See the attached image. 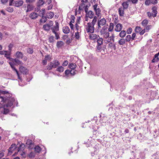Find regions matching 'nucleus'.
<instances>
[{
  "mask_svg": "<svg viewBox=\"0 0 159 159\" xmlns=\"http://www.w3.org/2000/svg\"><path fill=\"white\" fill-rule=\"evenodd\" d=\"M60 64L59 61L57 60H55L52 62H51L49 65L46 66L47 70H50L52 68H56Z\"/></svg>",
  "mask_w": 159,
  "mask_h": 159,
  "instance_id": "nucleus-1",
  "label": "nucleus"
},
{
  "mask_svg": "<svg viewBox=\"0 0 159 159\" xmlns=\"http://www.w3.org/2000/svg\"><path fill=\"white\" fill-rule=\"evenodd\" d=\"M87 33H93L94 32V26L90 22L87 23L85 27Z\"/></svg>",
  "mask_w": 159,
  "mask_h": 159,
  "instance_id": "nucleus-2",
  "label": "nucleus"
},
{
  "mask_svg": "<svg viewBox=\"0 0 159 159\" xmlns=\"http://www.w3.org/2000/svg\"><path fill=\"white\" fill-rule=\"evenodd\" d=\"M11 62H9V64L11 67V66H13V67H14V66L16 64L19 65L22 63V62L21 61L16 58H11Z\"/></svg>",
  "mask_w": 159,
  "mask_h": 159,
  "instance_id": "nucleus-3",
  "label": "nucleus"
},
{
  "mask_svg": "<svg viewBox=\"0 0 159 159\" xmlns=\"http://www.w3.org/2000/svg\"><path fill=\"white\" fill-rule=\"evenodd\" d=\"M53 22L52 21H50L48 23L43 25V29L46 31H48L51 27L53 25Z\"/></svg>",
  "mask_w": 159,
  "mask_h": 159,
  "instance_id": "nucleus-4",
  "label": "nucleus"
},
{
  "mask_svg": "<svg viewBox=\"0 0 159 159\" xmlns=\"http://www.w3.org/2000/svg\"><path fill=\"white\" fill-rule=\"evenodd\" d=\"M100 34L104 39H107L109 36L108 31H105L104 29L101 30L100 31Z\"/></svg>",
  "mask_w": 159,
  "mask_h": 159,
  "instance_id": "nucleus-5",
  "label": "nucleus"
},
{
  "mask_svg": "<svg viewBox=\"0 0 159 159\" xmlns=\"http://www.w3.org/2000/svg\"><path fill=\"white\" fill-rule=\"evenodd\" d=\"M106 20L105 18H102L99 20L98 22V28H101L102 26L106 24Z\"/></svg>",
  "mask_w": 159,
  "mask_h": 159,
  "instance_id": "nucleus-6",
  "label": "nucleus"
},
{
  "mask_svg": "<svg viewBox=\"0 0 159 159\" xmlns=\"http://www.w3.org/2000/svg\"><path fill=\"white\" fill-rule=\"evenodd\" d=\"M7 103L6 105H5L6 107H11L13 104V102H14V100L12 98H9V99L7 98Z\"/></svg>",
  "mask_w": 159,
  "mask_h": 159,
  "instance_id": "nucleus-7",
  "label": "nucleus"
},
{
  "mask_svg": "<svg viewBox=\"0 0 159 159\" xmlns=\"http://www.w3.org/2000/svg\"><path fill=\"white\" fill-rule=\"evenodd\" d=\"M55 25L53 27L51 28L52 31L53 33L56 32L59 30V23L55 21Z\"/></svg>",
  "mask_w": 159,
  "mask_h": 159,
  "instance_id": "nucleus-8",
  "label": "nucleus"
},
{
  "mask_svg": "<svg viewBox=\"0 0 159 159\" xmlns=\"http://www.w3.org/2000/svg\"><path fill=\"white\" fill-rule=\"evenodd\" d=\"M19 70L21 73L24 74H26L28 72L27 69L23 66H21L20 67Z\"/></svg>",
  "mask_w": 159,
  "mask_h": 159,
  "instance_id": "nucleus-9",
  "label": "nucleus"
},
{
  "mask_svg": "<svg viewBox=\"0 0 159 159\" xmlns=\"http://www.w3.org/2000/svg\"><path fill=\"white\" fill-rule=\"evenodd\" d=\"M159 56V52L155 54L152 60V63H155V62H157L159 61V58L158 56Z\"/></svg>",
  "mask_w": 159,
  "mask_h": 159,
  "instance_id": "nucleus-10",
  "label": "nucleus"
},
{
  "mask_svg": "<svg viewBox=\"0 0 159 159\" xmlns=\"http://www.w3.org/2000/svg\"><path fill=\"white\" fill-rule=\"evenodd\" d=\"M122 26L120 24H117L115 27V30L118 32H120L122 30Z\"/></svg>",
  "mask_w": 159,
  "mask_h": 159,
  "instance_id": "nucleus-11",
  "label": "nucleus"
},
{
  "mask_svg": "<svg viewBox=\"0 0 159 159\" xmlns=\"http://www.w3.org/2000/svg\"><path fill=\"white\" fill-rule=\"evenodd\" d=\"M99 36L97 35L96 34L92 33L89 35V39L92 40H94L98 38Z\"/></svg>",
  "mask_w": 159,
  "mask_h": 159,
  "instance_id": "nucleus-12",
  "label": "nucleus"
},
{
  "mask_svg": "<svg viewBox=\"0 0 159 159\" xmlns=\"http://www.w3.org/2000/svg\"><path fill=\"white\" fill-rule=\"evenodd\" d=\"M54 16V13L51 11L48 12L46 14V17L49 19H52L53 17Z\"/></svg>",
  "mask_w": 159,
  "mask_h": 159,
  "instance_id": "nucleus-13",
  "label": "nucleus"
},
{
  "mask_svg": "<svg viewBox=\"0 0 159 159\" xmlns=\"http://www.w3.org/2000/svg\"><path fill=\"white\" fill-rule=\"evenodd\" d=\"M86 16L87 17H89L90 18H92L94 17V13L93 11H89L87 12Z\"/></svg>",
  "mask_w": 159,
  "mask_h": 159,
  "instance_id": "nucleus-14",
  "label": "nucleus"
},
{
  "mask_svg": "<svg viewBox=\"0 0 159 159\" xmlns=\"http://www.w3.org/2000/svg\"><path fill=\"white\" fill-rule=\"evenodd\" d=\"M62 30L63 32L66 34H68L70 32V30L67 26H65L63 27Z\"/></svg>",
  "mask_w": 159,
  "mask_h": 159,
  "instance_id": "nucleus-15",
  "label": "nucleus"
},
{
  "mask_svg": "<svg viewBox=\"0 0 159 159\" xmlns=\"http://www.w3.org/2000/svg\"><path fill=\"white\" fill-rule=\"evenodd\" d=\"M23 54L20 52L18 51L16 52L15 54L16 57L18 58L22 59L23 57Z\"/></svg>",
  "mask_w": 159,
  "mask_h": 159,
  "instance_id": "nucleus-16",
  "label": "nucleus"
},
{
  "mask_svg": "<svg viewBox=\"0 0 159 159\" xmlns=\"http://www.w3.org/2000/svg\"><path fill=\"white\" fill-rule=\"evenodd\" d=\"M152 14H153L152 15V16L154 17H155L156 16L157 13V8L156 7H152Z\"/></svg>",
  "mask_w": 159,
  "mask_h": 159,
  "instance_id": "nucleus-17",
  "label": "nucleus"
},
{
  "mask_svg": "<svg viewBox=\"0 0 159 159\" xmlns=\"http://www.w3.org/2000/svg\"><path fill=\"white\" fill-rule=\"evenodd\" d=\"M38 16V15L37 13L33 12L31 13L30 15V17L32 19H36Z\"/></svg>",
  "mask_w": 159,
  "mask_h": 159,
  "instance_id": "nucleus-18",
  "label": "nucleus"
},
{
  "mask_svg": "<svg viewBox=\"0 0 159 159\" xmlns=\"http://www.w3.org/2000/svg\"><path fill=\"white\" fill-rule=\"evenodd\" d=\"M115 36L114 34H112L110 37H109L108 39L106 40V43H110L112 40L113 42L114 41Z\"/></svg>",
  "mask_w": 159,
  "mask_h": 159,
  "instance_id": "nucleus-19",
  "label": "nucleus"
},
{
  "mask_svg": "<svg viewBox=\"0 0 159 159\" xmlns=\"http://www.w3.org/2000/svg\"><path fill=\"white\" fill-rule=\"evenodd\" d=\"M11 52L9 51H3L2 53H4L5 54V56L7 58H9L11 61V58L10 57V56L11 54Z\"/></svg>",
  "mask_w": 159,
  "mask_h": 159,
  "instance_id": "nucleus-20",
  "label": "nucleus"
},
{
  "mask_svg": "<svg viewBox=\"0 0 159 159\" xmlns=\"http://www.w3.org/2000/svg\"><path fill=\"white\" fill-rule=\"evenodd\" d=\"M125 9H123L122 7H120L119 8L118 12L119 15L120 16H123L124 14V11Z\"/></svg>",
  "mask_w": 159,
  "mask_h": 159,
  "instance_id": "nucleus-21",
  "label": "nucleus"
},
{
  "mask_svg": "<svg viewBox=\"0 0 159 159\" xmlns=\"http://www.w3.org/2000/svg\"><path fill=\"white\" fill-rule=\"evenodd\" d=\"M18 153L22 157L25 158L26 157V154L25 151H18Z\"/></svg>",
  "mask_w": 159,
  "mask_h": 159,
  "instance_id": "nucleus-22",
  "label": "nucleus"
},
{
  "mask_svg": "<svg viewBox=\"0 0 159 159\" xmlns=\"http://www.w3.org/2000/svg\"><path fill=\"white\" fill-rule=\"evenodd\" d=\"M6 107L5 105H3L2 108H3V114H7L9 112V110L8 109L6 108Z\"/></svg>",
  "mask_w": 159,
  "mask_h": 159,
  "instance_id": "nucleus-23",
  "label": "nucleus"
},
{
  "mask_svg": "<svg viewBox=\"0 0 159 159\" xmlns=\"http://www.w3.org/2000/svg\"><path fill=\"white\" fill-rule=\"evenodd\" d=\"M64 44V42L62 41H57L56 46L58 48H61L63 46Z\"/></svg>",
  "mask_w": 159,
  "mask_h": 159,
  "instance_id": "nucleus-24",
  "label": "nucleus"
},
{
  "mask_svg": "<svg viewBox=\"0 0 159 159\" xmlns=\"http://www.w3.org/2000/svg\"><path fill=\"white\" fill-rule=\"evenodd\" d=\"M114 26L113 23H110L109 24V26L108 29V31L110 32H111L113 31Z\"/></svg>",
  "mask_w": 159,
  "mask_h": 159,
  "instance_id": "nucleus-25",
  "label": "nucleus"
},
{
  "mask_svg": "<svg viewBox=\"0 0 159 159\" xmlns=\"http://www.w3.org/2000/svg\"><path fill=\"white\" fill-rule=\"evenodd\" d=\"M16 148V145L15 144H12L9 149H8L9 152H12V151L14 150V149Z\"/></svg>",
  "mask_w": 159,
  "mask_h": 159,
  "instance_id": "nucleus-26",
  "label": "nucleus"
},
{
  "mask_svg": "<svg viewBox=\"0 0 159 159\" xmlns=\"http://www.w3.org/2000/svg\"><path fill=\"white\" fill-rule=\"evenodd\" d=\"M25 147V146L24 144H21L19 147L17 149L18 151H24Z\"/></svg>",
  "mask_w": 159,
  "mask_h": 159,
  "instance_id": "nucleus-27",
  "label": "nucleus"
},
{
  "mask_svg": "<svg viewBox=\"0 0 159 159\" xmlns=\"http://www.w3.org/2000/svg\"><path fill=\"white\" fill-rule=\"evenodd\" d=\"M68 66L72 70L75 69L76 68V66L75 64L71 63Z\"/></svg>",
  "mask_w": 159,
  "mask_h": 159,
  "instance_id": "nucleus-28",
  "label": "nucleus"
},
{
  "mask_svg": "<svg viewBox=\"0 0 159 159\" xmlns=\"http://www.w3.org/2000/svg\"><path fill=\"white\" fill-rule=\"evenodd\" d=\"M126 40L123 38L121 39L118 41V43L120 45H123L125 43Z\"/></svg>",
  "mask_w": 159,
  "mask_h": 159,
  "instance_id": "nucleus-29",
  "label": "nucleus"
},
{
  "mask_svg": "<svg viewBox=\"0 0 159 159\" xmlns=\"http://www.w3.org/2000/svg\"><path fill=\"white\" fill-rule=\"evenodd\" d=\"M126 35V32L125 30L121 31L119 34V36L121 38L124 37Z\"/></svg>",
  "mask_w": 159,
  "mask_h": 159,
  "instance_id": "nucleus-30",
  "label": "nucleus"
},
{
  "mask_svg": "<svg viewBox=\"0 0 159 159\" xmlns=\"http://www.w3.org/2000/svg\"><path fill=\"white\" fill-rule=\"evenodd\" d=\"M27 9L26 11V12L30 11L34 9V7L32 5L29 4L27 6Z\"/></svg>",
  "mask_w": 159,
  "mask_h": 159,
  "instance_id": "nucleus-31",
  "label": "nucleus"
},
{
  "mask_svg": "<svg viewBox=\"0 0 159 159\" xmlns=\"http://www.w3.org/2000/svg\"><path fill=\"white\" fill-rule=\"evenodd\" d=\"M123 6L122 8L125 9H127L128 7L129 4L128 3V2H124L122 4Z\"/></svg>",
  "mask_w": 159,
  "mask_h": 159,
  "instance_id": "nucleus-32",
  "label": "nucleus"
},
{
  "mask_svg": "<svg viewBox=\"0 0 159 159\" xmlns=\"http://www.w3.org/2000/svg\"><path fill=\"white\" fill-rule=\"evenodd\" d=\"M23 2L22 1H16L15 3V6L16 7H20L22 5Z\"/></svg>",
  "mask_w": 159,
  "mask_h": 159,
  "instance_id": "nucleus-33",
  "label": "nucleus"
},
{
  "mask_svg": "<svg viewBox=\"0 0 159 159\" xmlns=\"http://www.w3.org/2000/svg\"><path fill=\"white\" fill-rule=\"evenodd\" d=\"M56 70L59 72H62L64 71V68L62 66H60L57 68Z\"/></svg>",
  "mask_w": 159,
  "mask_h": 159,
  "instance_id": "nucleus-34",
  "label": "nucleus"
},
{
  "mask_svg": "<svg viewBox=\"0 0 159 159\" xmlns=\"http://www.w3.org/2000/svg\"><path fill=\"white\" fill-rule=\"evenodd\" d=\"M44 3V1L43 0H39L37 3V6L40 7L43 5Z\"/></svg>",
  "mask_w": 159,
  "mask_h": 159,
  "instance_id": "nucleus-35",
  "label": "nucleus"
},
{
  "mask_svg": "<svg viewBox=\"0 0 159 159\" xmlns=\"http://www.w3.org/2000/svg\"><path fill=\"white\" fill-rule=\"evenodd\" d=\"M142 29V28L140 27L137 26L135 28V31L136 33H139Z\"/></svg>",
  "mask_w": 159,
  "mask_h": 159,
  "instance_id": "nucleus-36",
  "label": "nucleus"
},
{
  "mask_svg": "<svg viewBox=\"0 0 159 159\" xmlns=\"http://www.w3.org/2000/svg\"><path fill=\"white\" fill-rule=\"evenodd\" d=\"M98 45L101 46L103 43V39L102 38H99L97 40Z\"/></svg>",
  "mask_w": 159,
  "mask_h": 159,
  "instance_id": "nucleus-37",
  "label": "nucleus"
},
{
  "mask_svg": "<svg viewBox=\"0 0 159 159\" xmlns=\"http://www.w3.org/2000/svg\"><path fill=\"white\" fill-rule=\"evenodd\" d=\"M11 68L16 72V74L18 76V79H19L20 80H21V79L20 76L19 74V73L18 70L16 69V68L15 67H13V66H11Z\"/></svg>",
  "mask_w": 159,
  "mask_h": 159,
  "instance_id": "nucleus-38",
  "label": "nucleus"
},
{
  "mask_svg": "<svg viewBox=\"0 0 159 159\" xmlns=\"http://www.w3.org/2000/svg\"><path fill=\"white\" fill-rule=\"evenodd\" d=\"M35 151L38 153H39L41 151V149L39 146H36L34 148Z\"/></svg>",
  "mask_w": 159,
  "mask_h": 159,
  "instance_id": "nucleus-39",
  "label": "nucleus"
},
{
  "mask_svg": "<svg viewBox=\"0 0 159 159\" xmlns=\"http://www.w3.org/2000/svg\"><path fill=\"white\" fill-rule=\"evenodd\" d=\"M148 23V21L147 20H143L142 23L141 24L143 26H146Z\"/></svg>",
  "mask_w": 159,
  "mask_h": 159,
  "instance_id": "nucleus-40",
  "label": "nucleus"
},
{
  "mask_svg": "<svg viewBox=\"0 0 159 159\" xmlns=\"http://www.w3.org/2000/svg\"><path fill=\"white\" fill-rule=\"evenodd\" d=\"M27 52L30 54H32L33 52V49L31 48H29L27 49Z\"/></svg>",
  "mask_w": 159,
  "mask_h": 159,
  "instance_id": "nucleus-41",
  "label": "nucleus"
},
{
  "mask_svg": "<svg viewBox=\"0 0 159 159\" xmlns=\"http://www.w3.org/2000/svg\"><path fill=\"white\" fill-rule=\"evenodd\" d=\"M126 41L127 42H129L131 40V36L130 35H127L125 37V39Z\"/></svg>",
  "mask_w": 159,
  "mask_h": 159,
  "instance_id": "nucleus-42",
  "label": "nucleus"
},
{
  "mask_svg": "<svg viewBox=\"0 0 159 159\" xmlns=\"http://www.w3.org/2000/svg\"><path fill=\"white\" fill-rule=\"evenodd\" d=\"M47 21V17L44 16H42V18L40 20V22L42 23H44Z\"/></svg>",
  "mask_w": 159,
  "mask_h": 159,
  "instance_id": "nucleus-43",
  "label": "nucleus"
},
{
  "mask_svg": "<svg viewBox=\"0 0 159 159\" xmlns=\"http://www.w3.org/2000/svg\"><path fill=\"white\" fill-rule=\"evenodd\" d=\"M45 13V10L44 9H42L40 10L39 13V15L44 16Z\"/></svg>",
  "mask_w": 159,
  "mask_h": 159,
  "instance_id": "nucleus-44",
  "label": "nucleus"
},
{
  "mask_svg": "<svg viewBox=\"0 0 159 159\" xmlns=\"http://www.w3.org/2000/svg\"><path fill=\"white\" fill-rule=\"evenodd\" d=\"M44 58L47 60L50 61L52 59V56L50 55H46L45 56Z\"/></svg>",
  "mask_w": 159,
  "mask_h": 159,
  "instance_id": "nucleus-45",
  "label": "nucleus"
},
{
  "mask_svg": "<svg viewBox=\"0 0 159 159\" xmlns=\"http://www.w3.org/2000/svg\"><path fill=\"white\" fill-rule=\"evenodd\" d=\"M97 20V17L96 16H95L93 17V20H92V21L91 23H92L93 25L94 26V25H95L96 21Z\"/></svg>",
  "mask_w": 159,
  "mask_h": 159,
  "instance_id": "nucleus-46",
  "label": "nucleus"
},
{
  "mask_svg": "<svg viewBox=\"0 0 159 159\" xmlns=\"http://www.w3.org/2000/svg\"><path fill=\"white\" fill-rule=\"evenodd\" d=\"M54 37L53 36H50L49 38V41L50 43H52L54 42Z\"/></svg>",
  "mask_w": 159,
  "mask_h": 159,
  "instance_id": "nucleus-47",
  "label": "nucleus"
},
{
  "mask_svg": "<svg viewBox=\"0 0 159 159\" xmlns=\"http://www.w3.org/2000/svg\"><path fill=\"white\" fill-rule=\"evenodd\" d=\"M75 17L74 16L71 15L70 17V23H73L75 22Z\"/></svg>",
  "mask_w": 159,
  "mask_h": 159,
  "instance_id": "nucleus-48",
  "label": "nucleus"
},
{
  "mask_svg": "<svg viewBox=\"0 0 159 159\" xmlns=\"http://www.w3.org/2000/svg\"><path fill=\"white\" fill-rule=\"evenodd\" d=\"M75 38L76 39H79L80 38L79 32H77L75 33Z\"/></svg>",
  "mask_w": 159,
  "mask_h": 159,
  "instance_id": "nucleus-49",
  "label": "nucleus"
},
{
  "mask_svg": "<svg viewBox=\"0 0 159 159\" xmlns=\"http://www.w3.org/2000/svg\"><path fill=\"white\" fill-rule=\"evenodd\" d=\"M7 10L9 12H11L13 11V8L11 7H9L7 8Z\"/></svg>",
  "mask_w": 159,
  "mask_h": 159,
  "instance_id": "nucleus-50",
  "label": "nucleus"
},
{
  "mask_svg": "<svg viewBox=\"0 0 159 159\" xmlns=\"http://www.w3.org/2000/svg\"><path fill=\"white\" fill-rule=\"evenodd\" d=\"M96 14L99 16L100 14L101 11L99 8H97L95 11Z\"/></svg>",
  "mask_w": 159,
  "mask_h": 159,
  "instance_id": "nucleus-51",
  "label": "nucleus"
},
{
  "mask_svg": "<svg viewBox=\"0 0 159 159\" xmlns=\"http://www.w3.org/2000/svg\"><path fill=\"white\" fill-rule=\"evenodd\" d=\"M68 61L67 60H65L63 62L62 65L63 66H66L68 65Z\"/></svg>",
  "mask_w": 159,
  "mask_h": 159,
  "instance_id": "nucleus-52",
  "label": "nucleus"
},
{
  "mask_svg": "<svg viewBox=\"0 0 159 159\" xmlns=\"http://www.w3.org/2000/svg\"><path fill=\"white\" fill-rule=\"evenodd\" d=\"M84 7V4L83 3L81 4L79 7V10L81 11L83 10V7Z\"/></svg>",
  "mask_w": 159,
  "mask_h": 159,
  "instance_id": "nucleus-53",
  "label": "nucleus"
},
{
  "mask_svg": "<svg viewBox=\"0 0 159 159\" xmlns=\"http://www.w3.org/2000/svg\"><path fill=\"white\" fill-rule=\"evenodd\" d=\"M132 31V29L131 28H129L126 31V33L128 34H130Z\"/></svg>",
  "mask_w": 159,
  "mask_h": 159,
  "instance_id": "nucleus-54",
  "label": "nucleus"
},
{
  "mask_svg": "<svg viewBox=\"0 0 159 159\" xmlns=\"http://www.w3.org/2000/svg\"><path fill=\"white\" fill-rule=\"evenodd\" d=\"M9 49L8 51L11 52L12 50V48L13 47V45L11 43L8 46Z\"/></svg>",
  "mask_w": 159,
  "mask_h": 159,
  "instance_id": "nucleus-55",
  "label": "nucleus"
},
{
  "mask_svg": "<svg viewBox=\"0 0 159 159\" xmlns=\"http://www.w3.org/2000/svg\"><path fill=\"white\" fill-rule=\"evenodd\" d=\"M136 36V34L135 33H133L132 34V36H131V41L134 40L135 39Z\"/></svg>",
  "mask_w": 159,
  "mask_h": 159,
  "instance_id": "nucleus-56",
  "label": "nucleus"
},
{
  "mask_svg": "<svg viewBox=\"0 0 159 159\" xmlns=\"http://www.w3.org/2000/svg\"><path fill=\"white\" fill-rule=\"evenodd\" d=\"M150 25L146 26L145 28L144 29H145V31L146 32H148L149 30L150 29Z\"/></svg>",
  "mask_w": 159,
  "mask_h": 159,
  "instance_id": "nucleus-57",
  "label": "nucleus"
},
{
  "mask_svg": "<svg viewBox=\"0 0 159 159\" xmlns=\"http://www.w3.org/2000/svg\"><path fill=\"white\" fill-rule=\"evenodd\" d=\"M0 98L2 99L1 102H5L7 100V98H4V97L0 96Z\"/></svg>",
  "mask_w": 159,
  "mask_h": 159,
  "instance_id": "nucleus-58",
  "label": "nucleus"
},
{
  "mask_svg": "<svg viewBox=\"0 0 159 159\" xmlns=\"http://www.w3.org/2000/svg\"><path fill=\"white\" fill-rule=\"evenodd\" d=\"M29 157L30 158L34 157V153L33 152H31L29 155Z\"/></svg>",
  "mask_w": 159,
  "mask_h": 159,
  "instance_id": "nucleus-59",
  "label": "nucleus"
},
{
  "mask_svg": "<svg viewBox=\"0 0 159 159\" xmlns=\"http://www.w3.org/2000/svg\"><path fill=\"white\" fill-rule=\"evenodd\" d=\"M0 93L2 94H8L9 93V92L7 91H0Z\"/></svg>",
  "mask_w": 159,
  "mask_h": 159,
  "instance_id": "nucleus-60",
  "label": "nucleus"
},
{
  "mask_svg": "<svg viewBox=\"0 0 159 159\" xmlns=\"http://www.w3.org/2000/svg\"><path fill=\"white\" fill-rule=\"evenodd\" d=\"M145 29H143V30H142L141 31L139 34L140 35H142L144 34V33L145 32Z\"/></svg>",
  "mask_w": 159,
  "mask_h": 159,
  "instance_id": "nucleus-61",
  "label": "nucleus"
},
{
  "mask_svg": "<svg viewBox=\"0 0 159 159\" xmlns=\"http://www.w3.org/2000/svg\"><path fill=\"white\" fill-rule=\"evenodd\" d=\"M53 33L55 34V37L57 39H58L60 38L59 35L57 32Z\"/></svg>",
  "mask_w": 159,
  "mask_h": 159,
  "instance_id": "nucleus-62",
  "label": "nucleus"
},
{
  "mask_svg": "<svg viewBox=\"0 0 159 159\" xmlns=\"http://www.w3.org/2000/svg\"><path fill=\"white\" fill-rule=\"evenodd\" d=\"M151 3L150 0H146L145 2V4L147 5H148Z\"/></svg>",
  "mask_w": 159,
  "mask_h": 159,
  "instance_id": "nucleus-63",
  "label": "nucleus"
},
{
  "mask_svg": "<svg viewBox=\"0 0 159 159\" xmlns=\"http://www.w3.org/2000/svg\"><path fill=\"white\" fill-rule=\"evenodd\" d=\"M42 63L43 65H45L47 63V60L44 58V59L42 61Z\"/></svg>",
  "mask_w": 159,
  "mask_h": 159,
  "instance_id": "nucleus-64",
  "label": "nucleus"
}]
</instances>
